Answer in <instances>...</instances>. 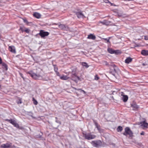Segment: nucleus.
I'll return each mask as SVG.
<instances>
[{
	"label": "nucleus",
	"instance_id": "nucleus-26",
	"mask_svg": "<svg viewBox=\"0 0 148 148\" xmlns=\"http://www.w3.org/2000/svg\"><path fill=\"white\" fill-rule=\"evenodd\" d=\"M32 101L34 103L35 105H36L37 104L38 102H37V101L36 99H35L34 98V97H33L32 98Z\"/></svg>",
	"mask_w": 148,
	"mask_h": 148
},
{
	"label": "nucleus",
	"instance_id": "nucleus-16",
	"mask_svg": "<svg viewBox=\"0 0 148 148\" xmlns=\"http://www.w3.org/2000/svg\"><path fill=\"white\" fill-rule=\"evenodd\" d=\"M141 54L144 56L148 55V50H143L141 52Z\"/></svg>",
	"mask_w": 148,
	"mask_h": 148
},
{
	"label": "nucleus",
	"instance_id": "nucleus-40",
	"mask_svg": "<svg viewBox=\"0 0 148 148\" xmlns=\"http://www.w3.org/2000/svg\"><path fill=\"white\" fill-rule=\"evenodd\" d=\"M104 1L106 3H108L109 2L108 0H104Z\"/></svg>",
	"mask_w": 148,
	"mask_h": 148
},
{
	"label": "nucleus",
	"instance_id": "nucleus-18",
	"mask_svg": "<svg viewBox=\"0 0 148 148\" xmlns=\"http://www.w3.org/2000/svg\"><path fill=\"white\" fill-rule=\"evenodd\" d=\"M60 78L62 80H67L69 78V77H68L66 75H63L62 76L60 77Z\"/></svg>",
	"mask_w": 148,
	"mask_h": 148
},
{
	"label": "nucleus",
	"instance_id": "nucleus-9",
	"mask_svg": "<svg viewBox=\"0 0 148 148\" xmlns=\"http://www.w3.org/2000/svg\"><path fill=\"white\" fill-rule=\"evenodd\" d=\"M59 28L62 29L67 30L69 29L68 26L64 24H60L59 25Z\"/></svg>",
	"mask_w": 148,
	"mask_h": 148
},
{
	"label": "nucleus",
	"instance_id": "nucleus-2",
	"mask_svg": "<svg viewBox=\"0 0 148 148\" xmlns=\"http://www.w3.org/2000/svg\"><path fill=\"white\" fill-rule=\"evenodd\" d=\"M5 121L10 122V123L12 124L14 127H16L18 129L22 130H23L24 129V128L23 127L19 126L18 124L16 122V121H15L14 120H13L12 119H6L5 120Z\"/></svg>",
	"mask_w": 148,
	"mask_h": 148
},
{
	"label": "nucleus",
	"instance_id": "nucleus-14",
	"mask_svg": "<svg viewBox=\"0 0 148 148\" xmlns=\"http://www.w3.org/2000/svg\"><path fill=\"white\" fill-rule=\"evenodd\" d=\"M76 14L77 15L78 18H83L84 17V16L83 14L80 12H78L76 13Z\"/></svg>",
	"mask_w": 148,
	"mask_h": 148
},
{
	"label": "nucleus",
	"instance_id": "nucleus-37",
	"mask_svg": "<svg viewBox=\"0 0 148 148\" xmlns=\"http://www.w3.org/2000/svg\"><path fill=\"white\" fill-rule=\"evenodd\" d=\"M23 21L25 23H28L26 19H23Z\"/></svg>",
	"mask_w": 148,
	"mask_h": 148
},
{
	"label": "nucleus",
	"instance_id": "nucleus-30",
	"mask_svg": "<svg viewBox=\"0 0 148 148\" xmlns=\"http://www.w3.org/2000/svg\"><path fill=\"white\" fill-rule=\"evenodd\" d=\"M110 37H109L108 39L107 38H103V39L106 40L107 41L106 42L107 43H110V42L109 41V39L110 38Z\"/></svg>",
	"mask_w": 148,
	"mask_h": 148
},
{
	"label": "nucleus",
	"instance_id": "nucleus-28",
	"mask_svg": "<svg viewBox=\"0 0 148 148\" xmlns=\"http://www.w3.org/2000/svg\"><path fill=\"white\" fill-rule=\"evenodd\" d=\"M30 31V29L27 28H25V29L24 30V32H25L26 33H28V34L29 33Z\"/></svg>",
	"mask_w": 148,
	"mask_h": 148
},
{
	"label": "nucleus",
	"instance_id": "nucleus-1",
	"mask_svg": "<svg viewBox=\"0 0 148 148\" xmlns=\"http://www.w3.org/2000/svg\"><path fill=\"white\" fill-rule=\"evenodd\" d=\"M41 71V69H36V72L35 73L31 71L28 72L27 73L34 79H40L42 77L40 75Z\"/></svg>",
	"mask_w": 148,
	"mask_h": 148
},
{
	"label": "nucleus",
	"instance_id": "nucleus-6",
	"mask_svg": "<svg viewBox=\"0 0 148 148\" xmlns=\"http://www.w3.org/2000/svg\"><path fill=\"white\" fill-rule=\"evenodd\" d=\"M84 136L85 138L88 140L94 139L96 137L95 135L92 134L90 133L86 134L84 135Z\"/></svg>",
	"mask_w": 148,
	"mask_h": 148
},
{
	"label": "nucleus",
	"instance_id": "nucleus-25",
	"mask_svg": "<svg viewBox=\"0 0 148 148\" xmlns=\"http://www.w3.org/2000/svg\"><path fill=\"white\" fill-rule=\"evenodd\" d=\"M41 134H39L35 136V137L36 138H40L42 136L43 134L42 132H40Z\"/></svg>",
	"mask_w": 148,
	"mask_h": 148
},
{
	"label": "nucleus",
	"instance_id": "nucleus-47",
	"mask_svg": "<svg viewBox=\"0 0 148 148\" xmlns=\"http://www.w3.org/2000/svg\"><path fill=\"white\" fill-rule=\"evenodd\" d=\"M20 103H21V102H20Z\"/></svg>",
	"mask_w": 148,
	"mask_h": 148
},
{
	"label": "nucleus",
	"instance_id": "nucleus-35",
	"mask_svg": "<svg viewBox=\"0 0 148 148\" xmlns=\"http://www.w3.org/2000/svg\"><path fill=\"white\" fill-rule=\"evenodd\" d=\"M144 39L145 40H148V36H144Z\"/></svg>",
	"mask_w": 148,
	"mask_h": 148
},
{
	"label": "nucleus",
	"instance_id": "nucleus-22",
	"mask_svg": "<svg viewBox=\"0 0 148 148\" xmlns=\"http://www.w3.org/2000/svg\"><path fill=\"white\" fill-rule=\"evenodd\" d=\"M108 52L111 54H114V50L111 48H109L108 49Z\"/></svg>",
	"mask_w": 148,
	"mask_h": 148
},
{
	"label": "nucleus",
	"instance_id": "nucleus-45",
	"mask_svg": "<svg viewBox=\"0 0 148 148\" xmlns=\"http://www.w3.org/2000/svg\"><path fill=\"white\" fill-rule=\"evenodd\" d=\"M142 65H143V66H145V64H144V63H143V64Z\"/></svg>",
	"mask_w": 148,
	"mask_h": 148
},
{
	"label": "nucleus",
	"instance_id": "nucleus-15",
	"mask_svg": "<svg viewBox=\"0 0 148 148\" xmlns=\"http://www.w3.org/2000/svg\"><path fill=\"white\" fill-rule=\"evenodd\" d=\"M141 125L144 127H148V123L144 121L140 123Z\"/></svg>",
	"mask_w": 148,
	"mask_h": 148
},
{
	"label": "nucleus",
	"instance_id": "nucleus-32",
	"mask_svg": "<svg viewBox=\"0 0 148 148\" xmlns=\"http://www.w3.org/2000/svg\"><path fill=\"white\" fill-rule=\"evenodd\" d=\"M116 67V65H113V71H115V73H116V68H114L115 67Z\"/></svg>",
	"mask_w": 148,
	"mask_h": 148
},
{
	"label": "nucleus",
	"instance_id": "nucleus-33",
	"mask_svg": "<svg viewBox=\"0 0 148 148\" xmlns=\"http://www.w3.org/2000/svg\"><path fill=\"white\" fill-rule=\"evenodd\" d=\"M56 121L58 123L61 124V122L58 120V118L57 117H56Z\"/></svg>",
	"mask_w": 148,
	"mask_h": 148
},
{
	"label": "nucleus",
	"instance_id": "nucleus-23",
	"mask_svg": "<svg viewBox=\"0 0 148 148\" xmlns=\"http://www.w3.org/2000/svg\"><path fill=\"white\" fill-rule=\"evenodd\" d=\"M82 64L83 66L85 67L86 68H88L89 66L86 62H82Z\"/></svg>",
	"mask_w": 148,
	"mask_h": 148
},
{
	"label": "nucleus",
	"instance_id": "nucleus-36",
	"mask_svg": "<svg viewBox=\"0 0 148 148\" xmlns=\"http://www.w3.org/2000/svg\"><path fill=\"white\" fill-rule=\"evenodd\" d=\"M54 70L56 72H57L58 70V68L57 67H56V66L54 67Z\"/></svg>",
	"mask_w": 148,
	"mask_h": 148
},
{
	"label": "nucleus",
	"instance_id": "nucleus-4",
	"mask_svg": "<svg viewBox=\"0 0 148 148\" xmlns=\"http://www.w3.org/2000/svg\"><path fill=\"white\" fill-rule=\"evenodd\" d=\"M92 145L94 147H99L102 145V142L101 140L92 141L91 142Z\"/></svg>",
	"mask_w": 148,
	"mask_h": 148
},
{
	"label": "nucleus",
	"instance_id": "nucleus-3",
	"mask_svg": "<svg viewBox=\"0 0 148 148\" xmlns=\"http://www.w3.org/2000/svg\"><path fill=\"white\" fill-rule=\"evenodd\" d=\"M123 134L125 136L129 135L130 137H132L133 136V133L129 127H126L125 129V132Z\"/></svg>",
	"mask_w": 148,
	"mask_h": 148
},
{
	"label": "nucleus",
	"instance_id": "nucleus-19",
	"mask_svg": "<svg viewBox=\"0 0 148 148\" xmlns=\"http://www.w3.org/2000/svg\"><path fill=\"white\" fill-rule=\"evenodd\" d=\"M122 99L124 102H126L128 99V97L127 95H123Z\"/></svg>",
	"mask_w": 148,
	"mask_h": 148
},
{
	"label": "nucleus",
	"instance_id": "nucleus-44",
	"mask_svg": "<svg viewBox=\"0 0 148 148\" xmlns=\"http://www.w3.org/2000/svg\"><path fill=\"white\" fill-rule=\"evenodd\" d=\"M81 91L83 92L84 94H86V92L83 90H81Z\"/></svg>",
	"mask_w": 148,
	"mask_h": 148
},
{
	"label": "nucleus",
	"instance_id": "nucleus-20",
	"mask_svg": "<svg viewBox=\"0 0 148 148\" xmlns=\"http://www.w3.org/2000/svg\"><path fill=\"white\" fill-rule=\"evenodd\" d=\"M33 16L37 18H39L41 17V15L39 13L37 12H35L33 14Z\"/></svg>",
	"mask_w": 148,
	"mask_h": 148
},
{
	"label": "nucleus",
	"instance_id": "nucleus-5",
	"mask_svg": "<svg viewBox=\"0 0 148 148\" xmlns=\"http://www.w3.org/2000/svg\"><path fill=\"white\" fill-rule=\"evenodd\" d=\"M71 73V77L72 80L77 83V80H79L80 78L78 76H77V75L75 72L72 71Z\"/></svg>",
	"mask_w": 148,
	"mask_h": 148
},
{
	"label": "nucleus",
	"instance_id": "nucleus-10",
	"mask_svg": "<svg viewBox=\"0 0 148 148\" xmlns=\"http://www.w3.org/2000/svg\"><path fill=\"white\" fill-rule=\"evenodd\" d=\"M12 144L7 143L5 144H3L0 146V148H9L11 146Z\"/></svg>",
	"mask_w": 148,
	"mask_h": 148
},
{
	"label": "nucleus",
	"instance_id": "nucleus-38",
	"mask_svg": "<svg viewBox=\"0 0 148 148\" xmlns=\"http://www.w3.org/2000/svg\"><path fill=\"white\" fill-rule=\"evenodd\" d=\"M56 74L57 76H59L60 77L61 76H60V74L59 73L58 71L56 72Z\"/></svg>",
	"mask_w": 148,
	"mask_h": 148
},
{
	"label": "nucleus",
	"instance_id": "nucleus-21",
	"mask_svg": "<svg viewBox=\"0 0 148 148\" xmlns=\"http://www.w3.org/2000/svg\"><path fill=\"white\" fill-rule=\"evenodd\" d=\"M132 61V58L130 57L127 58L125 61V62L127 64H129Z\"/></svg>",
	"mask_w": 148,
	"mask_h": 148
},
{
	"label": "nucleus",
	"instance_id": "nucleus-17",
	"mask_svg": "<svg viewBox=\"0 0 148 148\" xmlns=\"http://www.w3.org/2000/svg\"><path fill=\"white\" fill-rule=\"evenodd\" d=\"M1 64L3 69L5 71H7L8 69L7 65L4 63H2Z\"/></svg>",
	"mask_w": 148,
	"mask_h": 148
},
{
	"label": "nucleus",
	"instance_id": "nucleus-7",
	"mask_svg": "<svg viewBox=\"0 0 148 148\" xmlns=\"http://www.w3.org/2000/svg\"><path fill=\"white\" fill-rule=\"evenodd\" d=\"M38 34L40 36L41 38H44L49 34V33L47 32L44 31L43 30H40Z\"/></svg>",
	"mask_w": 148,
	"mask_h": 148
},
{
	"label": "nucleus",
	"instance_id": "nucleus-42",
	"mask_svg": "<svg viewBox=\"0 0 148 148\" xmlns=\"http://www.w3.org/2000/svg\"><path fill=\"white\" fill-rule=\"evenodd\" d=\"M145 132L143 131H142L140 134L141 135H144Z\"/></svg>",
	"mask_w": 148,
	"mask_h": 148
},
{
	"label": "nucleus",
	"instance_id": "nucleus-39",
	"mask_svg": "<svg viewBox=\"0 0 148 148\" xmlns=\"http://www.w3.org/2000/svg\"><path fill=\"white\" fill-rule=\"evenodd\" d=\"M20 75H21V77H22V78H23V80H25V79H24V77H23V74H22V73H20Z\"/></svg>",
	"mask_w": 148,
	"mask_h": 148
},
{
	"label": "nucleus",
	"instance_id": "nucleus-43",
	"mask_svg": "<svg viewBox=\"0 0 148 148\" xmlns=\"http://www.w3.org/2000/svg\"><path fill=\"white\" fill-rule=\"evenodd\" d=\"M74 88L75 90H81H81H82V89H77L76 88Z\"/></svg>",
	"mask_w": 148,
	"mask_h": 148
},
{
	"label": "nucleus",
	"instance_id": "nucleus-13",
	"mask_svg": "<svg viewBox=\"0 0 148 148\" xmlns=\"http://www.w3.org/2000/svg\"><path fill=\"white\" fill-rule=\"evenodd\" d=\"M131 107L132 108L133 110H136L139 108V106L135 103L132 104Z\"/></svg>",
	"mask_w": 148,
	"mask_h": 148
},
{
	"label": "nucleus",
	"instance_id": "nucleus-34",
	"mask_svg": "<svg viewBox=\"0 0 148 148\" xmlns=\"http://www.w3.org/2000/svg\"><path fill=\"white\" fill-rule=\"evenodd\" d=\"M99 77H98V76H97V75H96L95 76V80H98L99 79Z\"/></svg>",
	"mask_w": 148,
	"mask_h": 148
},
{
	"label": "nucleus",
	"instance_id": "nucleus-12",
	"mask_svg": "<svg viewBox=\"0 0 148 148\" xmlns=\"http://www.w3.org/2000/svg\"><path fill=\"white\" fill-rule=\"evenodd\" d=\"M87 38L89 39H91L92 40H95L96 39V37L92 34H90L88 35Z\"/></svg>",
	"mask_w": 148,
	"mask_h": 148
},
{
	"label": "nucleus",
	"instance_id": "nucleus-29",
	"mask_svg": "<svg viewBox=\"0 0 148 148\" xmlns=\"http://www.w3.org/2000/svg\"><path fill=\"white\" fill-rule=\"evenodd\" d=\"M120 53V51L119 50H114V53L117 54Z\"/></svg>",
	"mask_w": 148,
	"mask_h": 148
},
{
	"label": "nucleus",
	"instance_id": "nucleus-24",
	"mask_svg": "<svg viewBox=\"0 0 148 148\" xmlns=\"http://www.w3.org/2000/svg\"><path fill=\"white\" fill-rule=\"evenodd\" d=\"M123 130V128L121 126H119L118 127L117 129V130L118 132H121Z\"/></svg>",
	"mask_w": 148,
	"mask_h": 148
},
{
	"label": "nucleus",
	"instance_id": "nucleus-11",
	"mask_svg": "<svg viewBox=\"0 0 148 148\" xmlns=\"http://www.w3.org/2000/svg\"><path fill=\"white\" fill-rule=\"evenodd\" d=\"M8 49L9 51L11 52L14 53H16L15 48L14 46H9Z\"/></svg>",
	"mask_w": 148,
	"mask_h": 148
},
{
	"label": "nucleus",
	"instance_id": "nucleus-27",
	"mask_svg": "<svg viewBox=\"0 0 148 148\" xmlns=\"http://www.w3.org/2000/svg\"><path fill=\"white\" fill-rule=\"evenodd\" d=\"M109 73L112 74V75H113L114 76L115 75V73H115V71H113V70H111V69L109 71Z\"/></svg>",
	"mask_w": 148,
	"mask_h": 148
},
{
	"label": "nucleus",
	"instance_id": "nucleus-46",
	"mask_svg": "<svg viewBox=\"0 0 148 148\" xmlns=\"http://www.w3.org/2000/svg\"><path fill=\"white\" fill-rule=\"evenodd\" d=\"M106 65H107L108 64V63L107 62H106Z\"/></svg>",
	"mask_w": 148,
	"mask_h": 148
},
{
	"label": "nucleus",
	"instance_id": "nucleus-41",
	"mask_svg": "<svg viewBox=\"0 0 148 148\" xmlns=\"http://www.w3.org/2000/svg\"><path fill=\"white\" fill-rule=\"evenodd\" d=\"M20 29L21 30L22 32H24L25 30H24L23 28L22 27H21L20 28Z\"/></svg>",
	"mask_w": 148,
	"mask_h": 148
},
{
	"label": "nucleus",
	"instance_id": "nucleus-31",
	"mask_svg": "<svg viewBox=\"0 0 148 148\" xmlns=\"http://www.w3.org/2000/svg\"><path fill=\"white\" fill-rule=\"evenodd\" d=\"M101 23H102L104 25H108V22L106 21H104L102 22H101Z\"/></svg>",
	"mask_w": 148,
	"mask_h": 148
},
{
	"label": "nucleus",
	"instance_id": "nucleus-8",
	"mask_svg": "<svg viewBox=\"0 0 148 148\" xmlns=\"http://www.w3.org/2000/svg\"><path fill=\"white\" fill-rule=\"evenodd\" d=\"M93 122L94 123L96 128L98 130L99 132L100 133H102L103 132V129L101 128L100 126L99 125L98 123L97 122L93 120Z\"/></svg>",
	"mask_w": 148,
	"mask_h": 148
}]
</instances>
